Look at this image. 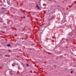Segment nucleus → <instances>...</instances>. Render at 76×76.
I'll return each instance as SVG.
<instances>
[{
  "mask_svg": "<svg viewBox=\"0 0 76 76\" xmlns=\"http://www.w3.org/2000/svg\"><path fill=\"white\" fill-rule=\"evenodd\" d=\"M37 7L38 9V10H41V8H40V7H39V6H38V5H37Z\"/></svg>",
  "mask_w": 76,
  "mask_h": 76,
  "instance_id": "1",
  "label": "nucleus"
},
{
  "mask_svg": "<svg viewBox=\"0 0 76 76\" xmlns=\"http://www.w3.org/2000/svg\"><path fill=\"white\" fill-rule=\"evenodd\" d=\"M2 10H6V9L5 8H4V7H2Z\"/></svg>",
  "mask_w": 76,
  "mask_h": 76,
  "instance_id": "2",
  "label": "nucleus"
},
{
  "mask_svg": "<svg viewBox=\"0 0 76 76\" xmlns=\"http://www.w3.org/2000/svg\"><path fill=\"white\" fill-rule=\"evenodd\" d=\"M7 3L9 5H10V3L9 1H7Z\"/></svg>",
  "mask_w": 76,
  "mask_h": 76,
  "instance_id": "3",
  "label": "nucleus"
},
{
  "mask_svg": "<svg viewBox=\"0 0 76 76\" xmlns=\"http://www.w3.org/2000/svg\"><path fill=\"white\" fill-rule=\"evenodd\" d=\"M7 46H8V47H10V44H8L7 45Z\"/></svg>",
  "mask_w": 76,
  "mask_h": 76,
  "instance_id": "4",
  "label": "nucleus"
},
{
  "mask_svg": "<svg viewBox=\"0 0 76 76\" xmlns=\"http://www.w3.org/2000/svg\"><path fill=\"white\" fill-rule=\"evenodd\" d=\"M12 66H15V64H12Z\"/></svg>",
  "mask_w": 76,
  "mask_h": 76,
  "instance_id": "5",
  "label": "nucleus"
},
{
  "mask_svg": "<svg viewBox=\"0 0 76 76\" xmlns=\"http://www.w3.org/2000/svg\"><path fill=\"white\" fill-rule=\"evenodd\" d=\"M52 38H53V39L55 38V37H54V36H53Z\"/></svg>",
  "mask_w": 76,
  "mask_h": 76,
  "instance_id": "6",
  "label": "nucleus"
},
{
  "mask_svg": "<svg viewBox=\"0 0 76 76\" xmlns=\"http://www.w3.org/2000/svg\"><path fill=\"white\" fill-rule=\"evenodd\" d=\"M73 73V71H72L71 72V73Z\"/></svg>",
  "mask_w": 76,
  "mask_h": 76,
  "instance_id": "7",
  "label": "nucleus"
},
{
  "mask_svg": "<svg viewBox=\"0 0 76 76\" xmlns=\"http://www.w3.org/2000/svg\"><path fill=\"white\" fill-rule=\"evenodd\" d=\"M23 18H25V16H23Z\"/></svg>",
  "mask_w": 76,
  "mask_h": 76,
  "instance_id": "8",
  "label": "nucleus"
},
{
  "mask_svg": "<svg viewBox=\"0 0 76 76\" xmlns=\"http://www.w3.org/2000/svg\"><path fill=\"white\" fill-rule=\"evenodd\" d=\"M26 66H28V64H26Z\"/></svg>",
  "mask_w": 76,
  "mask_h": 76,
  "instance_id": "9",
  "label": "nucleus"
},
{
  "mask_svg": "<svg viewBox=\"0 0 76 76\" xmlns=\"http://www.w3.org/2000/svg\"><path fill=\"white\" fill-rule=\"evenodd\" d=\"M47 40H48V38H47Z\"/></svg>",
  "mask_w": 76,
  "mask_h": 76,
  "instance_id": "10",
  "label": "nucleus"
},
{
  "mask_svg": "<svg viewBox=\"0 0 76 76\" xmlns=\"http://www.w3.org/2000/svg\"><path fill=\"white\" fill-rule=\"evenodd\" d=\"M30 72H31V73H32V71H30Z\"/></svg>",
  "mask_w": 76,
  "mask_h": 76,
  "instance_id": "11",
  "label": "nucleus"
},
{
  "mask_svg": "<svg viewBox=\"0 0 76 76\" xmlns=\"http://www.w3.org/2000/svg\"><path fill=\"white\" fill-rule=\"evenodd\" d=\"M7 20H8V19H7Z\"/></svg>",
  "mask_w": 76,
  "mask_h": 76,
  "instance_id": "12",
  "label": "nucleus"
},
{
  "mask_svg": "<svg viewBox=\"0 0 76 76\" xmlns=\"http://www.w3.org/2000/svg\"><path fill=\"white\" fill-rule=\"evenodd\" d=\"M67 41H68V39L67 40Z\"/></svg>",
  "mask_w": 76,
  "mask_h": 76,
  "instance_id": "13",
  "label": "nucleus"
},
{
  "mask_svg": "<svg viewBox=\"0 0 76 76\" xmlns=\"http://www.w3.org/2000/svg\"><path fill=\"white\" fill-rule=\"evenodd\" d=\"M45 5H46L47 4H45Z\"/></svg>",
  "mask_w": 76,
  "mask_h": 76,
  "instance_id": "14",
  "label": "nucleus"
}]
</instances>
